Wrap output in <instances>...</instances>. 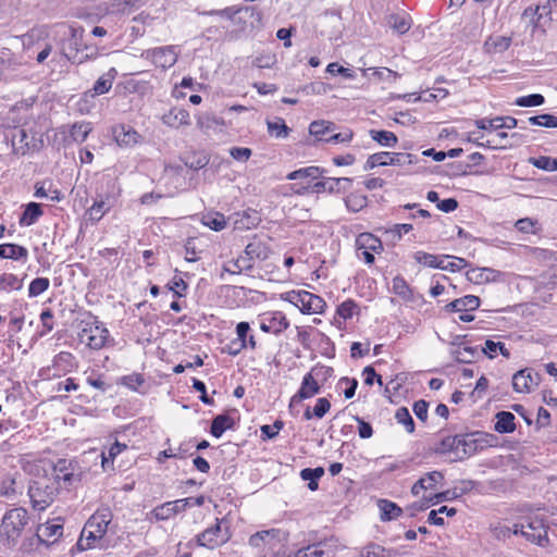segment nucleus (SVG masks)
Segmentation results:
<instances>
[{
    "label": "nucleus",
    "mask_w": 557,
    "mask_h": 557,
    "mask_svg": "<svg viewBox=\"0 0 557 557\" xmlns=\"http://www.w3.org/2000/svg\"><path fill=\"white\" fill-rule=\"evenodd\" d=\"M66 465L65 460H60L52 469L51 475H45L32 480L28 485V495L34 509L45 510L52 504L60 488V474Z\"/></svg>",
    "instance_id": "obj_1"
},
{
    "label": "nucleus",
    "mask_w": 557,
    "mask_h": 557,
    "mask_svg": "<svg viewBox=\"0 0 557 557\" xmlns=\"http://www.w3.org/2000/svg\"><path fill=\"white\" fill-rule=\"evenodd\" d=\"M61 33L63 39L60 44V52L66 60L74 64H82L97 58L98 50L95 47L85 46L84 49L87 52L84 53L82 49L84 29L82 27L62 26Z\"/></svg>",
    "instance_id": "obj_2"
},
{
    "label": "nucleus",
    "mask_w": 557,
    "mask_h": 557,
    "mask_svg": "<svg viewBox=\"0 0 557 557\" xmlns=\"http://www.w3.org/2000/svg\"><path fill=\"white\" fill-rule=\"evenodd\" d=\"M28 522V513L24 508H13L2 517V544L14 547Z\"/></svg>",
    "instance_id": "obj_3"
},
{
    "label": "nucleus",
    "mask_w": 557,
    "mask_h": 557,
    "mask_svg": "<svg viewBox=\"0 0 557 557\" xmlns=\"http://www.w3.org/2000/svg\"><path fill=\"white\" fill-rule=\"evenodd\" d=\"M269 253L270 249L263 242H250L246 246L244 255L231 261V263L235 265L236 269L233 270L231 268H226V272L232 274H239L243 271H249L253 268L255 260H265L269 257Z\"/></svg>",
    "instance_id": "obj_4"
},
{
    "label": "nucleus",
    "mask_w": 557,
    "mask_h": 557,
    "mask_svg": "<svg viewBox=\"0 0 557 557\" xmlns=\"http://www.w3.org/2000/svg\"><path fill=\"white\" fill-rule=\"evenodd\" d=\"M513 535H521L528 542L535 543L539 546H546L548 543L547 531L543 519L537 517L527 518L521 522L513 524Z\"/></svg>",
    "instance_id": "obj_5"
},
{
    "label": "nucleus",
    "mask_w": 557,
    "mask_h": 557,
    "mask_svg": "<svg viewBox=\"0 0 557 557\" xmlns=\"http://www.w3.org/2000/svg\"><path fill=\"white\" fill-rule=\"evenodd\" d=\"M78 332V339L82 344L87 345L91 349H101L108 339L109 332L106 327L95 322H82Z\"/></svg>",
    "instance_id": "obj_6"
},
{
    "label": "nucleus",
    "mask_w": 557,
    "mask_h": 557,
    "mask_svg": "<svg viewBox=\"0 0 557 557\" xmlns=\"http://www.w3.org/2000/svg\"><path fill=\"white\" fill-rule=\"evenodd\" d=\"M417 161V157L411 153L405 152H376L371 154L364 165L366 170L374 169L375 166H385V165H398L404 166L407 164H412Z\"/></svg>",
    "instance_id": "obj_7"
},
{
    "label": "nucleus",
    "mask_w": 557,
    "mask_h": 557,
    "mask_svg": "<svg viewBox=\"0 0 557 557\" xmlns=\"http://www.w3.org/2000/svg\"><path fill=\"white\" fill-rule=\"evenodd\" d=\"M178 54L180 50L176 46H164L143 51L141 58L150 60L157 67L166 70L177 62Z\"/></svg>",
    "instance_id": "obj_8"
},
{
    "label": "nucleus",
    "mask_w": 557,
    "mask_h": 557,
    "mask_svg": "<svg viewBox=\"0 0 557 557\" xmlns=\"http://www.w3.org/2000/svg\"><path fill=\"white\" fill-rule=\"evenodd\" d=\"M338 542L335 539H325L323 541L309 544L295 552L288 557H337Z\"/></svg>",
    "instance_id": "obj_9"
},
{
    "label": "nucleus",
    "mask_w": 557,
    "mask_h": 557,
    "mask_svg": "<svg viewBox=\"0 0 557 557\" xmlns=\"http://www.w3.org/2000/svg\"><path fill=\"white\" fill-rule=\"evenodd\" d=\"M288 296L289 301L297 306L304 313H322L326 306L322 297L307 290L292 292Z\"/></svg>",
    "instance_id": "obj_10"
},
{
    "label": "nucleus",
    "mask_w": 557,
    "mask_h": 557,
    "mask_svg": "<svg viewBox=\"0 0 557 557\" xmlns=\"http://www.w3.org/2000/svg\"><path fill=\"white\" fill-rule=\"evenodd\" d=\"M288 531L282 529H269L259 531L249 537V545L255 548L269 547L273 549L276 545L287 542Z\"/></svg>",
    "instance_id": "obj_11"
},
{
    "label": "nucleus",
    "mask_w": 557,
    "mask_h": 557,
    "mask_svg": "<svg viewBox=\"0 0 557 557\" xmlns=\"http://www.w3.org/2000/svg\"><path fill=\"white\" fill-rule=\"evenodd\" d=\"M230 539L228 528H223V521L216 519V523L213 527L206 529L197 536V542L200 546L213 549L225 544Z\"/></svg>",
    "instance_id": "obj_12"
},
{
    "label": "nucleus",
    "mask_w": 557,
    "mask_h": 557,
    "mask_svg": "<svg viewBox=\"0 0 557 557\" xmlns=\"http://www.w3.org/2000/svg\"><path fill=\"white\" fill-rule=\"evenodd\" d=\"M331 371L330 368L322 367L320 369H313L310 373L306 374L302 379L301 386L297 394L292 398V404L296 400H302L310 397H313L315 394L320 392V386L317 380L313 376L319 375L320 372L329 373Z\"/></svg>",
    "instance_id": "obj_13"
},
{
    "label": "nucleus",
    "mask_w": 557,
    "mask_h": 557,
    "mask_svg": "<svg viewBox=\"0 0 557 557\" xmlns=\"http://www.w3.org/2000/svg\"><path fill=\"white\" fill-rule=\"evenodd\" d=\"M117 75V71L111 67L107 73L101 75L94 84L92 88L87 90L85 97L95 98L97 96L104 95L112 88L113 82Z\"/></svg>",
    "instance_id": "obj_14"
},
{
    "label": "nucleus",
    "mask_w": 557,
    "mask_h": 557,
    "mask_svg": "<svg viewBox=\"0 0 557 557\" xmlns=\"http://www.w3.org/2000/svg\"><path fill=\"white\" fill-rule=\"evenodd\" d=\"M5 138L11 140V147L14 154H25L27 151V133L25 129L20 127L9 128L5 134Z\"/></svg>",
    "instance_id": "obj_15"
},
{
    "label": "nucleus",
    "mask_w": 557,
    "mask_h": 557,
    "mask_svg": "<svg viewBox=\"0 0 557 557\" xmlns=\"http://www.w3.org/2000/svg\"><path fill=\"white\" fill-rule=\"evenodd\" d=\"M351 178L348 177H337V178H325L324 181L318 182L314 184L315 191H330V193H341L347 190L351 185Z\"/></svg>",
    "instance_id": "obj_16"
},
{
    "label": "nucleus",
    "mask_w": 557,
    "mask_h": 557,
    "mask_svg": "<svg viewBox=\"0 0 557 557\" xmlns=\"http://www.w3.org/2000/svg\"><path fill=\"white\" fill-rule=\"evenodd\" d=\"M162 122L173 128L189 124V113L183 108H173L162 115Z\"/></svg>",
    "instance_id": "obj_17"
},
{
    "label": "nucleus",
    "mask_w": 557,
    "mask_h": 557,
    "mask_svg": "<svg viewBox=\"0 0 557 557\" xmlns=\"http://www.w3.org/2000/svg\"><path fill=\"white\" fill-rule=\"evenodd\" d=\"M480 306V298L474 295H467L465 297L455 299L454 301L447 304L445 309L447 311L454 312H462V311H473L478 309Z\"/></svg>",
    "instance_id": "obj_18"
},
{
    "label": "nucleus",
    "mask_w": 557,
    "mask_h": 557,
    "mask_svg": "<svg viewBox=\"0 0 557 557\" xmlns=\"http://www.w3.org/2000/svg\"><path fill=\"white\" fill-rule=\"evenodd\" d=\"M63 533V525L59 523H44L40 524L37 529V537L39 541L45 543H53L55 542L60 536H62Z\"/></svg>",
    "instance_id": "obj_19"
},
{
    "label": "nucleus",
    "mask_w": 557,
    "mask_h": 557,
    "mask_svg": "<svg viewBox=\"0 0 557 557\" xmlns=\"http://www.w3.org/2000/svg\"><path fill=\"white\" fill-rule=\"evenodd\" d=\"M478 434L472 433L468 435H459L460 440V453H459V460H463L472 455H474L479 447H482L480 445V440L476 438Z\"/></svg>",
    "instance_id": "obj_20"
},
{
    "label": "nucleus",
    "mask_w": 557,
    "mask_h": 557,
    "mask_svg": "<svg viewBox=\"0 0 557 557\" xmlns=\"http://www.w3.org/2000/svg\"><path fill=\"white\" fill-rule=\"evenodd\" d=\"M357 250H368L375 253L383 251V244L380 238L371 233H362L356 239Z\"/></svg>",
    "instance_id": "obj_21"
},
{
    "label": "nucleus",
    "mask_w": 557,
    "mask_h": 557,
    "mask_svg": "<svg viewBox=\"0 0 557 557\" xmlns=\"http://www.w3.org/2000/svg\"><path fill=\"white\" fill-rule=\"evenodd\" d=\"M110 522L109 512H96L86 522V530H94L97 536H103Z\"/></svg>",
    "instance_id": "obj_22"
},
{
    "label": "nucleus",
    "mask_w": 557,
    "mask_h": 557,
    "mask_svg": "<svg viewBox=\"0 0 557 557\" xmlns=\"http://www.w3.org/2000/svg\"><path fill=\"white\" fill-rule=\"evenodd\" d=\"M462 336L457 335L455 339L453 341V345L458 346L456 349L451 350V355L454 356L455 360L460 363H470L476 356V348L471 346H460V338Z\"/></svg>",
    "instance_id": "obj_23"
},
{
    "label": "nucleus",
    "mask_w": 557,
    "mask_h": 557,
    "mask_svg": "<svg viewBox=\"0 0 557 557\" xmlns=\"http://www.w3.org/2000/svg\"><path fill=\"white\" fill-rule=\"evenodd\" d=\"M401 553L396 548H386L375 543L364 546L360 557H399Z\"/></svg>",
    "instance_id": "obj_24"
},
{
    "label": "nucleus",
    "mask_w": 557,
    "mask_h": 557,
    "mask_svg": "<svg viewBox=\"0 0 557 557\" xmlns=\"http://www.w3.org/2000/svg\"><path fill=\"white\" fill-rule=\"evenodd\" d=\"M498 272L491 268L471 269L467 272V278L474 284H484L495 281Z\"/></svg>",
    "instance_id": "obj_25"
},
{
    "label": "nucleus",
    "mask_w": 557,
    "mask_h": 557,
    "mask_svg": "<svg viewBox=\"0 0 557 557\" xmlns=\"http://www.w3.org/2000/svg\"><path fill=\"white\" fill-rule=\"evenodd\" d=\"M533 383L537 384L528 369L520 370L512 376V387L518 393L529 392Z\"/></svg>",
    "instance_id": "obj_26"
},
{
    "label": "nucleus",
    "mask_w": 557,
    "mask_h": 557,
    "mask_svg": "<svg viewBox=\"0 0 557 557\" xmlns=\"http://www.w3.org/2000/svg\"><path fill=\"white\" fill-rule=\"evenodd\" d=\"M510 36L496 35L486 39L484 48L488 53H502L510 47Z\"/></svg>",
    "instance_id": "obj_27"
},
{
    "label": "nucleus",
    "mask_w": 557,
    "mask_h": 557,
    "mask_svg": "<svg viewBox=\"0 0 557 557\" xmlns=\"http://www.w3.org/2000/svg\"><path fill=\"white\" fill-rule=\"evenodd\" d=\"M289 326V322L288 320L286 319V317L281 313V312H276L270 320L269 322H262L260 324V329L263 331V332H267V333H274V334H278L281 332H283L284 330H286L287 327Z\"/></svg>",
    "instance_id": "obj_28"
},
{
    "label": "nucleus",
    "mask_w": 557,
    "mask_h": 557,
    "mask_svg": "<svg viewBox=\"0 0 557 557\" xmlns=\"http://www.w3.org/2000/svg\"><path fill=\"white\" fill-rule=\"evenodd\" d=\"M460 440L459 435L455 436H446L444 437L437 447L434 448V453L436 454H453L455 456V460H459L460 453Z\"/></svg>",
    "instance_id": "obj_29"
},
{
    "label": "nucleus",
    "mask_w": 557,
    "mask_h": 557,
    "mask_svg": "<svg viewBox=\"0 0 557 557\" xmlns=\"http://www.w3.org/2000/svg\"><path fill=\"white\" fill-rule=\"evenodd\" d=\"M44 214L41 205L29 202L25 206L24 212L20 216L21 226H30Z\"/></svg>",
    "instance_id": "obj_30"
},
{
    "label": "nucleus",
    "mask_w": 557,
    "mask_h": 557,
    "mask_svg": "<svg viewBox=\"0 0 557 557\" xmlns=\"http://www.w3.org/2000/svg\"><path fill=\"white\" fill-rule=\"evenodd\" d=\"M24 474L15 471L14 473L8 474V481L10 485L7 486V480L2 481V495L11 496L16 493H22L24 490Z\"/></svg>",
    "instance_id": "obj_31"
},
{
    "label": "nucleus",
    "mask_w": 557,
    "mask_h": 557,
    "mask_svg": "<svg viewBox=\"0 0 557 557\" xmlns=\"http://www.w3.org/2000/svg\"><path fill=\"white\" fill-rule=\"evenodd\" d=\"M114 136L120 146H133L140 137L134 128L124 125H121L114 131Z\"/></svg>",
    "instance_id": "obj_32"
},
{
    "label": "nucleus",
    "mask_w": 557,
    "mask_h": 557,
    "mask_svg": "<svg viewBox=\"0 0 557 557\" xmlns=\"http://www.w3.org/2000/svg\"><path fill=\"white\" fill-rule=\"evenodd\" d=\"M494 430L498 433H512L516 430L515 416L509 411L497 412Z\"/></svg>",
    "instance_id": "obj_33"
},
{
    "label": "nucleus",
    "mask_w": 557,
    "mask_h": 557,
    "mask_svg": "<svg viewBox=\"0 0 557 557\" xmlns=\"http://www.w3.org/2000/svg\"><path fill=\"white\" fill-rule=\"evenodd\" d=\"M233 426L234 419L232 417L228 414H219L212 420L210 432L214 437L219 438L226 430L233 429Z\"/></svg>",
    "instance_id": "obj_34"
},
{
    "label": "nucleus",
    "mask_w": 557,
    "mask_h": 557,
    "mask_svg": "<svg viewBox=\"0 0 557 557\" xmlns=\"http://www.w3.org/2000/svg\"><path fill=\"white\" fill-rule=\"evenodd\" d=\"M28 251L25 247L15 244H2V259L22 260L26 262Z\"/></svg>",
    "instance_id": "obj_35"
},
{
    "label": "nucleus",
    "mask_w": 557,
    "mask_h": 557,
    "mask_svg": "<svg viewBox=\"0 0 557 557\" xmlns=\"http://www.w3.org/2000/svg\"><path fill=\"white\" fill-rule=\"evenodd\" d=\"M387 24L398 34L407 33L411 27L410 17L406 14H391L387 16Z\"/></svg>",
    "instance_id": "obj_36"
},
{
    "label": "nucleus",
    "mask_w": 557,
    "mask_h": 557,
    "mask_svg": "<svg viewBox=\"0 0 557 557\" xmlns=\"http://www.w3.org/2000/svg\"><path fill=\"white\" fill-rule=\"evenodd\" d=\"M379 507L381 510L380 517H381V520H383V521H389V520L396 519L403 512V509L400 507H398L395 503L386 500V499L379 500Z\"/></svg>",
    "instance_id": "obj_37"
},
{
    "label": "nucleus",
    "mask_w": 557,
    "mask_h": 557,
    "mask_svg": "<svg viewBox=\"0 0 557 557\" xmlns=\"http://www.w3.org/2000/svg\"><path fill=\"white\" fill-rule=\"evenodd\" d=\"M369 135L383 147H395L398 143V138L393 132L370 129Z\"/></svg>",
    "instance_id": "obj_38"
},
{
    "label": "nucleus",
    "mask_w": 557,
    "mask_h": 557,
    "mask_svg": "<svg viewBox=\"0 0 557 557\" xmlns=\"http://www.w3.org/2000/svg\"><path fill=\"white\" fill-rule=\"evenodd\" d=\"M267 128L269 134L275 138H286L290 132V128L282 117H275L273 121L268 120Z\"/></svg>",
    "instance_id": "obj_39"
},
{
    "label": "nucleus",
    "mask_w": 557,
    "mask_h": 557,
    "mask_svg": "<svg viewBox=\"0 0 557 557\" xmlns=\"http://www.w3.org/2000/svg\"><path fill=\"white\" fill-rule=\"evenodd\" d=\"M111 10L114 13L129 14L140 7V0H111Z\"/></svg>",
    "instance_id": "obj_40"
},
{
    "label": "nucleus",
    "mask_w": 557,
    "mask_h": 557,
    "mask_svg": "<svg viewBox=\"0 0 557 557\" xmlns=\"http://www.w3.org/2000/svg\"><path fill=\"white\" fill-rule=\"evenodd\" d=\"M202 223L213 231H221L226 226L225 216L219 212H210L202 216Z\"/></svg>",
    "instance_id": "obj_41"
},
{
    "label": "nucleus",
    "mask_w": 557,
    "mask_h": 557,
    "mask_svg": "<svg viewBox=\"0 0 557 557\" xmlns=\"http://www.w3.org/2000/svg\"><path fill=\"white\" fill-rule=\"evenodd\" d=\"M322 174V170L319 166H308L290 172L287 175V180L296 181L300 178H312L315 180Z\"/></svg>",
    "instance_id": "obj_42"
},
{
    "label": "nucleus",
    "mask_w": 557,
    "mask_h": 557,
    "mask_svg": "<svg viewBox=\"0 0 557 557\" xmlns=\"http://www.w3.org/2000/svg\"><path fill=\"white\" fill-rule=\"evenodd\" d=\"M334 129L335 124L330 121H313L309 126V133L319 139H322L324 134L333 132Z\"/></svg>",
    "instance_id": "obj_43"
},
{
    "label": "nucleus",
    "mask_w": 557,
    "mask_h": 557,
    "mask_svg": "<svg viewBox=\"0 0 557 557\" xmlns=\"http://www.w3.org/2000/svg\"><path fill=\"white\" fill-rule=\"evenodd\" d=\"M482 351L487 355L490 358L496 357L497 352L499 351L504 357L509 358L510 352L505 347L504 343L502 342H494L491 339H487L484 344V347L482 348Z\"/></svg>",
    "instance_id": "obj_44"
},
{
    "label": "nucleus",
    "mask_w": 557,
    "mask_h": 557,
    "mask_svg": "<svg viewBox=\"0 0 557 557\" xmlns=\"http://www.w3.org/2000/svg\"><path fill=\"white\" fill-rule=\"evenodd\" d=\"M345 203L348 210L359 212L367 206L368 198L364 195L352 193L346 197Z\"/></svg>",
    "instance_id": "obj_45"
},
{
    "label": "nucleus",
    "mask_w": 557,
    "mask_h": 557,
    "mask_svg": "<svg viewBox=\"0 0 557 557\" xmlns=\"http://www.w3.org/2000/svg\"><path fill=\"white\" fill-rule=\"evenodd\" d=\"M529 163L534 165L537 169L555 172L557 171V159L546 156H541L539 158H530Z\"/></svg>",
    "instance_id": "obj_46"
},
{
    "label": "nucleus",
    "mask_w": 557,
    "mask_h": 557,
    "mask_svg": "<svg viewBox=\"0 0 557 557\" xmlns=\"http://www.w3.org/2000/svg\"><path fill=\"white\" fill-rule=\"evenodd\" d=\"M39 37V34L33 29L27 34H24L22 36H15L9 38V45L12 47H16L17 45H21L23 48H29L35 40Z\"/></svg>",
    "instance_id": "obj_47"
},
{
    "label": "nucleus",
    "mask_w": 557,
    "mask_h": 557,
    "mask_svg": "<svg viewBox=\"0 0 557 557\" xmlns=\"http://www.w3.org/2000/svg\"><path fill=\"white\" fill-rule=\"evenodd\" d=\"M528 122L532 125L543 126L547 128L557 127V116L553 114H540L528 119Z\"/></svg>",
    "instance_id": "obj_48"
},
{
    "label": "nucleus",
    "mask_w": 557,
    "mask_h": 557,
    "mask_svg": "<svg viewBox=\"0 0 557 557\" xmlns=\"http://www.w3.org/2000/svg\"><path fill=\"white\" fill-rule=\"evenodd\" d=\"M414 260L418 263L423 265H428L430 268H438L443 270H447L448 265H442V262H437V257L428 252L418 251L414 253Z\"/></svg>",
    "instance_id": "obj_49"
},
{
    "label": "nucleus",
    "mask_w": 557,
    "mask_h": 557,
    "mask_svg": "<svg viewBox=\"0 0 557 557\" xmlns=\"http://www.w3.org/2000/svg\"><path fill=\"white\" fill-rule=\"evenodd\" d=\"M90 131H91V127H90L89 123H86V122L75 123L70 131V136L76 143H83L87 138Z\"/></svg>",
    "instance_id": "obj_50"
},
{
    "label": "nucleus",
    "mask_w": 557,
    "mask_h": 557,
    "mask_svg": "<svg viewBox=\"0 0 557 557\" xmlns=\"http://www.w3.org/2000/svg\"><path fill=\"white\" fill-rule=\"evenodd\" d=\"M395 419L399 424H403L408 433L414 431V421L406 407H400L396 410Z\"/></svg>",
    "instance_id": "obj_51"
},
{
    "label": "nucleus",
    "mask_w": 557,
    "mask_h": 557,
    "mask_svg": "<svg viewBox=\"0 0 557 557\" xmlns=\"http://www.w3.org/2000/svg\"><path fill=\"white\" fill-rule=\"evenodd\" d=\"M208 162L209 158L202 152L191 153L185 158V165L196 171L205 168Z\"/></svg>",
    "instance_id": "obj_52"
},
{
    "label": "nucleus",
    "mask_w": 557,
    "mask_h": 557,
    "mask_svg": "<svg viewBox=\"0 0 557 557\" xmlns=\"http://www.w3.org/2000/svg\"><path fill=\"white\" fill-rule=\"evenodd\" d=\"M393 292L401 297L403 299L405 300H410L411 299V289L409 287V285L407 284V282L400 277V276H396L394 280H393Z\"/></svg>",
    "instance_id": "obj_53"
},
{
    "label": "nucleus",
    "mask_w": 557,
    "mask_h": 557,
    "mask_svg": "<svg viewBox=\"0 0 557 557\" xmlns=\"http://www.w3.org/2000/svg\"><path fill=\"white\" fill-rule=\"evenodd\" d=\"M50 281L47 277H37L29 284V297H37L49 288Z\"/></svg>",
    "instance_id": "obj_54"
},
{
    "label": "nucleus",
    "mask_w": 557,
    "mask_h": 557,
    "mask_svg": "<svg viewBox=\"0 0 557 557\" xmlns=\"http://www.w3.org/2000/svg\"><path fill=\"white\" fill-rule=\"evenodd\" d=\"M544 102V96H542L541 94H532L529 96L517 98L515 104L519 107H537L542 106Z\"/></svg>",
    "instance_id": "obj_55"
},
{
    "label": "nucleus",
    "mask_w": 557,
    "mask_h": 557,
    "mask_svg": "<svg viewBox=\"0 0 557 557\" xmlns=\"http://www.w3.org/2000/svg\"><path fill=\"white\" fill-rule=\"evenodd\" d=\"M357 310L358 305L352 299H347L337 307L336 313L344 320H347L352 318Z\"/></svg>",
    "instance_id": "obj_56"
},
{
    "label": "nucleus",
    "mask_w": 557,
    "mask_h": 557,
    "mask_svg": "<svg viewBox=\"0 0 557 557\" xmlns=\"http://www.w3.org/2000/svg\"><path fill=\"white\" fill-rule=\"evenodd\" d=\"M509 135L506 132H498L495 138L486 141V147L492 149H506L512 147V144L507 143Z\"/></svg>",
    "instance_id": "obj_57"
},
{
    "label": "nucleus",
    "mask_w": 557,
    "mask_h": 557,
    "mask_svg": "<svg viewBox=\"0 0 557 557\" xmlns=\"http://www.w3.org/2000/svg\"><path fill=\"white\" fill-rule=\"evenodd\" d=\"M224 122L211 114H202L197 117V126L201 129L211 128L214 125H223Z\"/></svg>",
    "instance_id": "obj_58"
},
{
    "label": "nucleus",
    "mask_w": 557,
    "mask_h": 557,
    "mask_svg": "<svg viewBox=\"0 0 557 557\" xmlns=\"http://www.w3.org/2000/svg\"><path fill=\"white\" fill-rule=\"evenodd\" d=\"M412 230L411 224H395L392 228L387 230L385 233L391 238V240L396 242L399 240L403 236V233H409Z\"/></svg>",
    "instance_id": "obj_59"
},
{
    "label": "nucleus",
    "mask_w": 557,
    "mask_h": 557,
    "mask_svg": "<svg viewBox=\"0 0 557 557\" xmlns=\"http://www.w3.org/2000/svg\"><path fill=\"white\" fill-rule=\"evenodd\" d=\"M500 116L494 117V119H479L475 121V125L480 129L484 131H498L502 129V125L499 124Z\"/></svg>",
    "instance_id": "obj_60"
},
{
    "label": "nucleus",
    "mask_w": 557,
    "mask_h": 557,
    "mask_svg": "<svg viewBox=\"0 0 557 557\" xmlns=\"http://www.w3.org/2000/svg\"><path fill=\"white\" fill-rule=\"evenodd\" d=\"M108 210L109 205L106 201H97L91 206V208L88 211L89 219L99 221Z\"/></svg>",
    "instance_id": "obj_61"
},
{
    "label": "nucleus",
    "mask_w": 557,
    "mask_h": 557,
    "mask_svg": "<svg viewBox=\"0 0 557 557\" xmlns=\"http://www.w3.org/2000/svg\"><path fill=\"white\" fill-rule=\"evenodd\" d=\"M152 513L156 517V519L160 520V521L161 520H168V519H170L171 517L174 516L173 507L170 504V502L164 503V504L156 507L153 509Z\"/></svg>",
    "instance_id": "obj_62"
},
{
    "label": "nucleus",
    "mask_w": 557,
    "mask_h": 557,
    "mask_svg": "<svg viewBox=\"0 0 557 557\" xmlns=\"http://www.w3.org/2000/svg\"><path fill=\"white\" fill-rule=\"evenodd\" d=\"M443 479H444V475L440 471L429 472V473L425 474V476L421 478V480L423 481L424 486L426 487V490L435 488L437 483L443 481Z\"/></svg>",
    "instance_id": "obj_63"
},
{
    "label": "nucleus",
    "mask_w": 557,
    "mask_h": 557,
    "mask_svg": "<svg viewBox=\"0 0 557 557\" xmlns=\"http://www.w3.org/2000/svg\"><path fill=\"white\" fill-rule=\"evenodd\" d=\"M23 286V278H20L13 274H3L2 275V287H9L13 290H18Z\"/></svg>",
    "instance_id": "obj_64"
}]
</instances>
